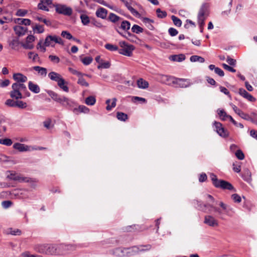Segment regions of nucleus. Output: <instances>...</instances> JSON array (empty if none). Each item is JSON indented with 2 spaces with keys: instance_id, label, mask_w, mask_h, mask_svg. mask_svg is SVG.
<instances>
[{
  "instance_id": "c03bdc74",
  "label": "nucleus",
  "mask_w": 257,
  "mask_h": 257,
  "mask_svg": "<svg viewBox=\"0 0 257 257\" xmlns=\"http://www.w3.org/2000/svg\"><path fill=\"white\" fill-rule=\"evenodd\" d=\"M210 177L212 182V184L216 188L219 183V181H220V180H218L217 176L213 173L210 174Z\"/></svg>"
},
{
  "instance_id": "5701e85b",
  "label": "nucleus",
  "mask_w": 257,
  "mask_h": 257,
  "mask_svg": "<svg viewBox=\"0 0 257 257\" xmlns=\"http://www.w3.org/2000/svg\"><path fill=\"white\" fill-rule=\"evenodd\" d=\"M232 109L234 111V112L237 114L240 117H241L242 118L244 119H246L247 117L248 114L247 113H244L241 110L239 109L235 105H232Z\"/></svg>"
},
{
  "instance_id": "423d86ee",
  "label": "nucleus",
  "mask_w": 257,
  "mask_h": 257,
  "mask_svg": "<svg viewBox=\"0 0 257 257\" xmlns=\"http://www.w3.org/2000/svg\"><path fill=\"white\" fill-rule=\"evenodd\" d=\"M56 12L60 14L70 16L72 14V9L64 5H57L55 6Z\"/></svg>"
},
{
  "instance_id": "052dcab7",
  "label": "nucleus",
  "mask_w": 257,
  "mask_h": 257,
  "mask_svg": "<svg viewBox=\"0 0 257 257\" xmlns=\"http://www.w3.org/2000/svg\"><path fill=\"white\" fill-rule=\"evenodd\" d=\"M156 13L157 14V17L161 19L165 18L167 15L166 12L162 11L159 8L156 10Z\"/></svg>"
},
{
  "instance_id": "de8ad7c7",
  "label": "nucleus",
  "mask_w": 257,
  "mask_h": 257,
  "mask_svg": "<svg viewBox=\"0 0 257 257\" xmlns=\"http://www.w3.org/2000/svg\"><path fill=\"white\" fill-rule=\"evenodd\" d=\"M242 178L244 181L247 182L251 181V179L250 172L247 170L244 174L242 175Z\"/></svg>"
},
{
  "instance_id": "4be33fe9",
  "label": "nucleus",
  "mask_w": 257,
  "mask_h": 257,
  "mask_svg": "<svg viewBox=\"0 0 257 257\" xmlns=\"http://www.w3.org/2000/svg\"><path fill=\"white\" fill-rule=\"evenodd\" d=\"M131 27V23L130 22L126 20H121L120 26H119L118 25V28L119 29H121L125 32H127L128 30H130Z\"/></svg>"
},
{
  "instance_id": "4c0bfd02",
  "label": "nucleus",
  "mask_w": 257,
  "mask_h": 257,
  "mask_svg": "<svg viewBox=\"0 0 257 257\" xmlns=\"http://www.w3.org/2000/svg\"><path fill=\"white\" fill-rule=\"evenodd\" d=\"M19 93L16 92L15 91H11L10 92V95L11 97L13 99L18 100L19 99L23 98L24 97L21 92L19 91Z\"/></svg>"
},
{
  "instance_id": "864d4df0",
  "label": "nucleus",
  "mask_w": 257,
  "mask_h": 257,
  "mask_svg": "<svg viewBox=\"0 0 257 257\" xmlns=\"http://www.w3.org/2000/svg\"><path fill=\"white\" fill-rule=\"evenodd\" d=\"M61 35L62 37L68 40H72V39L73 38L72 35L68 31H62Z\"/></svg>"
},
{
  "instance_id": "bf43d9fd",
  "label": "nucleus",
  "mask_w": 257,
  "mask_h": 257,
  "mask_svg": "<svg viewBox=\"0 0 257 257\" xmlns=\"http://www.w3.org/2000/svg\"><path fill=\"white\" fill-rule=\"evenodd\" d=\"M27 106V104L26 102H25L21 100H16V107L23 109L26 108Z\"/></svg>"
},
{
  "instance_id": "774afa93",
  "label": "nucleus",
  "mask_w": 257,
  "mask_h": 257,
  "mask_svg": "<svg viewBox=\"0 0 257 257\" xmlns=\"http://www.w3.org/2000/svg\"><path fill=\"white\" fill-rule=\"evenodd\" d=\"M19 176L20 175L16 173H11L10 175H8L7 177L10 180L18 181Z\"/></svg>"
},
{
  "instance_id": "ddd939ff",
  "label": "nucleus",
  "mask_w": 257,
  "mask_h": 257,
  "mask_svg": "<svg viewBox=\"0 0 257 257\" xmlns=\"http://www.w3.org/2000/svg\"><path fill=\"white\" fill-rule=\"evenodd\" d=\"M208 6L207 4H202L199 10L197 17L206 18L208 15Z\"/></svg>"
},
{
  "instance_id": "69168bd1",
  "label": "nucleus",
  "mask_w": 257,
  "mask_h": 257,
  "mask_svg": "<svg viewBox=\"0 0 257 257\" xmlns=\"http://www.w3.org/2000/svg\"><path fill=\"white\" fill-rule=\"evenodd\" d=\"M112 100V101L111 104H108V105L106 106V109L107 110L110 111L112 108H114L116 106L117 99L116 98H113Z\"/></svg>"
},
{
  "instance_id": "0e129e2a",
  "label": "nucleus",
  "mask_w": 257,
  "mask_h": 257,
  "mask_svg": "<svg viewBox=\"0 0 257 257\" xmlns=\"http://www.w3.org/2000/svg\"><path fill=\"white\" fill-rule=\"evenodd\" d=\"M232 166H233L232 169L234 172H236V173H239L240 172L241 166L240 165L239 162H236V163H233Z\"/></svg>"
},
{
  "instance_id": "c85d7f7f",
  "label": "nucleus",
  "mask_w": 257,
  "mask_h": 257,
  "mask_svg": "<svg viewBox=\"0 0 257 257\" xmlns=\"http://www.w3.org/2000/svg\"><path fill=\"white\" fill-rule=\"evenodd\" d=\"M13 148L20 152H24L28 150V146L25 144L17 143L14 144Z\"/></svg>"
},
{
  "instance_id": "9d476101",
  "label": "nucleus",
  "mask_w": 257,
  "mask_h": 257,
  "mask_svg": "<svg viewBox=\"0 0 257 257\" xmlns=\"http://www.w3.org/2000/svg\"><path fill=\"white\" fill-rule=\"evenodd\" d=\"M173 84L177 85L181 88H186L190 85V83L187 79L175 78Z\"/></svg>"
},
{
  "instance_id": "a18cd8bd",
  "label": "nucleus",
  "mask_w": 257,
  "mask_h": 257,
  "mask_svg": "<svg viewBox=\"0 0 257 257\" xmlns=\"http://www.w3.org/2000/svg\"><path fill=\"white\" fill-rule=\"evenodd\" d=\"M132 31L136 34H140L143 32V29L138 25H134L132 28Z\"/></svg>"
},
{
  "instance_id": "c756f323",
  "label": "nucleus",
  "mask_w": 257,
  "mask_h": 257,
  "mask_svg": "<svg viewBox=\"0 0 257 257\" xmlns=\"http://www.w3.org/2000/svg\"><path fill=\"white\" fill-rule=\"evenodd\" d=\"M137 85L139 88L146 89L149 87V83L143 78H139L137 80Z\"/></svg>"
},
{
  "instance_id": "a878e982",
  "label": "nucleus",
  "mask_w": 257,
  "mask_h": 257,
  "mask_svg": "<svg viewBox=\"0 0 257 257\" xmlns=\"http://www.w3.org/2000/svg\"><path fill=\"white\" fill-rule=\"evenodd\" d=\"M142 21L149 30H153L154 29V27L152 25V23H154V20L145 17L143 18Z\"/></svg>"
},
{
  "instance_id": "79ce46f5",
  "label": "nucleus",
  "mask_w": 257,
  "mask_h": 257,
  "mask_svg": "<svg viewBox=\"0 0 257 257\" xmlns=\"http://www.w3.org/2000/svg\"><path fill=\"white\" fill-rule=\"evenodd\" d=\"M80 60L84 65H88L92 62L93 58L90 56L84 58H82V56H80Z\"/></svg>"
},
{
  "instance_id": "49530a36",
  "label": "nucleus",
  "mask_w": 257,
  "mask_h": 257,
  "mask_svg": "<svg viewBox=\"0 0 257 257\" xmlns=\"http://www.w3.org/2000/svg\"><path fill=\"white\" fill-rule=\"evenodd\" d=\"M139 229L140 228H139V225L136 224L127 226L123 229L124 231L126 232L132 231L133 230Z\"/></svg>"
},
{
  "instance_id": "f3484780",
  "label": "nucleus",
  "mask_w": 257,
  "mask_h": 257,
  "mask_svg": "<svg viewBox=\"0 0 257 257\" xmlns=\"http://www.w3.org/2000/svg\"><path fill=\"white\" fill-rule=\"evenodd\" d=\"M107 10L102 7H99L95 12L97 17L102 19H105L107 15Z\"/></svg>"
},
{
  "instance_id": "37998d69",
  "label": "nucleus",
  "mask_w": 257,
  "mask_h": 257,
  "mask_svg": "<svg viewBox=\"0 0 257 257\" xmlns=\"http://www.w3.org/2000/svg\"><path fill=\"white\" fill-rule=\"evenodd\" d=\"M85 103L88 105H93L96 102V99L94 96H89L85 99Z\"/></svg>"
},
{
  "instance_id": "338daca9",
  "label": "nucleus",
  "mask_w": 257,
  "mask_h": 257,
  "mask_svg": "<svg viewBox=\"0 0 257 257\" xmlns=\"http://www.w3.org/2000/svg\"><path fill=\"white\" fill-rule=\"evenodd\" d=\"M235 156L240 160H242L244 158V155L242 151L239 149L237 150L235 153Z\"/></svg>"
},
{
  "instance_id": "4d7b16f0",
  "label": "nucleus",
  "mask_w": 257,
  "mask_h": 257,
  "mask_svg": "<svg viewBox=\"0 0 257 257\" xmlns=\"http://www.w3.org/2000/svg\"><path fill=\"white\" fill-rule=\"evenodd\" d=\"M5 104L9 107H16V100L8 99L6 101Z\"/></svg>"
},
{
  "instance_id": "c9c22d12",
  "label": "nucleus",
  "mask_w": 257,
  "mask_h": 257,
  "mask_svg": "<svg viewBox=\"0 0 257 257\" xmlns=\"http://www.w3.org/2000/svg\"><path fill=\"white\" fill-rule=\"evenodd\" d=\"M77 111L74 113L76 114H78L80 112H83L87 113L89 111V109L84 105H79L78 107L76 106Z\"/></svg>"
},
{
  "instance_id": "13d9d810",
  "label": "nucleus",
  "mask_w": 257,
  "mask_h": 257,
  "mask_svg": "<svg viewBox=\"0 0 257 257\" xmlns=\"http://www.w3.org/2000/svg\"><path fill=\"white\" fill-rule=\"evenodd\" d=\"M13 202L10 200L3 201L2 202V206L4 209H8L13 205Z\"/></svg>"
},
{
  "instance_id": "72a5a7b5",
  "label": "nucleus",
  "mask_w": 257,
  "mask_h": 257,
  "mask_svg": "<svg viewBox=\"0 0 257 257\" xmlns=\"http://www.w3.org/2000/svg\"><path fill=\"white\" fill-rule=\"evenodd\" d=\"M137 246L140 253L149 251L152 248V245L150 244H147L145 245L141 244L138 245Z\"/></svg>"
},
{
  "instance_id": "2eb2a0df",
  "label": "nucleus",
  "mask_w": 257,
  "mask_h": 257,
  "mask_svg": "<svg viewBox=\"0 0 257 257\" xmlns=\"http://www.w3.org/2000/svg\"><path fill=\"white\" fill-rule=\"evenodd\" d=\"M13 78L16 81V83H24L28 80L27 76L20 73H14Z\"/></svg>"
},
{
  "instance_id": "2f4dec72",
  "label": "nucleus",
  "mask_w": 257,
  "mask_h": 257,
  "mask_svg": "<svg viewBox=\"0 0 257 257\" xmlns=\"http://www.w3.org/2000/svg\"><path fill=\"white\" fill-rule=\"evenodd\" d=\"M33 69L37 71L42 76H46L47 73V69L44 67H41L39 66L33 67Z\"/></svg>"
},
{
  "instance_id": "7ed1b4c3",
  "label": "nucleus",
  "mask_w": 257,
  "mask_h": 257,
  "mask_svg": "<svg viewBox=\"0 0 257 257\" xmlns=\"http://www.w3.org/2000/svg\"><path fill=\"white\" fill-rule=\"evenodd\" d=\"M53 42L61 45H64V42L60 37L56 35H48L46 37L45 40L44 45L46 47L51 46L53 47L55 46Z\"/></svg>"
},
{
  "instance_id": "f257e3e1",
  "label": "nucleus",
  "mask_w": 257,
  "mask_h": 257,
  "mask_svg": "<svg viewBox=\"0 0 257 257\" xmlns=\"http://www.w3.org/2000/svg\"><path fill=\"white\" fill-rule=\"evenodd\" d=\"M193 202L194 204L197 205V206H196L197 209L204 212H207V208L213 209L214 211L218 214L219 218L221 219H224V214L229 217H232L234 213L233 208L223 202H220L218 204L221 208L215 207L212 204H203L201 201L197 200H194Z\"/></svg>"
},
{
  "instance_id": "e2e57ef3",
  "label": "nucleus",
  "mask_w": 257,
  "mask_h": 257,
  "mask_svg": "<svg viewBox=\"0 0 257 257\" xmlns=\"http://www.w3.org/2000/svg\"><path fill=\"white\" fill-rule=\"evenodd\" d=\"M78 80L77 83L80 84L81 86L88 87L89 86V83L86 81L85 79H84L82 76H80Z\"/></svg>"
},
{
  "instance_id": "603ef678",
  "label": "nucleus",
  "mask_w": 257,
  "mask_h": 257,
  "mask_svg": "<svg viewBox=\"0 0 257 257\" xmlns=\"http://www.w3.org/2000/svg\"><path fill=\"white\" fill-rule=\"evenodd\" d=\"M91 24L98 28H101L103 27L102 24L94 18H91Z\"/></svg>"
},
{
  "instance_id": "6e6552de",
  "label": "nucleus",
  "mask_w": 257,
  "mask_h": 257,
  "mask_svg": "<svg viewBox=\"0 0 257 257\" xmlns=\"http://www.w3.org/2000/svg\"><path fill=\"white\" fill-rule=\"evenodd\" d=\"M18 181L20 183H30V186L33 188H35L38 182V180L35 178L24 177L20 175L19 176Z\"/></svg>"
},
{
  "instance_id": "e433bc0d",
  "label": "nucleus",
  "mask_w": 257,
  "mask_h": 257,
  "mask_svg": "<svg viewBox=\"0 0 257 257\" xmlns=\"http://www.w3.org/2000/svg\"><path fill=\"white\" fill-rule=\"evenodd\" d=\"M80 18L81 19V23L84 26L87 25L90 23H91V18L90 19L89 17L85 14L81 15Z\"/></svg>"
},
{
  "instance_id": "f704fd0d",
  "label": "nucleus",
  "mask_w": 257,
  "mask_h": 257,
  "mask_svg": "<svg viewBox=\"0 0 257 257\" xmlns=\"http://www.w3.org/2000/svg\"><path fill=\"white\" fill-rule=\"evenodd\" d=\"M56 253V248H55V246L51 244H48L45 254L52 255L55 254Z\"/></svg>"
},
{
  "instance_id": "aec40b11",
  "label": "nucleus",
  "mask_w": 257,
  "mask_h": 257,
  "mask_svg": "<svg viewBox=\"0 0 257 257\" xmlns=\"http://www.w3.org/2000/svg\"><path fill=\"white\" fill-rule=\"evenodd\" d=\"M175 78L174 77L166 75H162L161 76V81L167 85H171L172 83L173 84Z\"/></svg>"
},
{
  "instance_id": "6e6d98bb",
  "label": "nucleus",
  "mask_w": 257,
  "mask_h": 257,
  "mask_svg": "<svg viewBox=\"0 0 257 257\" xmlns=\"http://www.w3.org/2000/svg\"><path fill=\"white\" fill-rule=\"evenodd\" d=\"M0 144L7 146H10L12 145L13 142L10 139L6 138L0 139Z\"/></svg>"
},
{
  "instance_id": "a211bd4d",
  "label": "nucleus",
  "mask_w": 257,
  "mask_h": 257,
  "mask_svg": "<svg viewBox=\"0 0 257 257\" xmlns=\"http://www.w3.org/2000/svg\"><path fill=\"white\" fill-rule=\"evenodd\" d=\"M14 30L16 34L19 37H20L26 34L28 29L25 27L18 25L14 27Z\"/></svg>"
},
{
  "instance_id": "39448f33",
  "label": "nucleus",
  "mask_w": 257,
  "mask_h": 257,
  "mask_svg": "<svg viewBox=\"0 0 257 257\" xmlns=\"http://www.w3.org/2000/svg\"><path fill=\"white\" fill-rule=\"evenodd\" d=\"M61 104L66 108L72 111L73 113L77 111L76 103L73 100L69 99V98L65 96V97L63 98V101Z\"/></svg>"
},
{
  "instance_id": "a19ab883",
  "label": "nucleus",
  "mask_w": 257,
  "mask_h": 257,
  "mask_svg": "<svg viewBox=\"0 0 257 257\" xmlns=\"http://www.w3.org/2000/svg\"><path fill=\"white\" fill-rule=\"evenodd\" d=\"M116 117L118 120L123 121H125L128 119L127 115L122 112H117L116 113Z\"/></svg>"
},
{
  "instance_id": "dca6fc26",
  "label": "nucleus",
  "mask_w": 257,
  "mask_h": 257,
  "mask_svg": "<svg viewBox=\"0 0 257 257\" xmlns=\"http://www.w3.org/2000/svg\"><path fill=\"white\" fill-rule=\"evenodd\" d=\"M239 93L250 102H254L256 100L255 98L253 97L243 88H240L239 89Z\"/></svg>"
},
{
  "instance_id": "412c9836",
  "label": "nucleus",
  "mask_w": 257,
  "mask_h": 257,
  "mask_svg": "<svg viewBox=\"0 0 257 257\" xmlns=\"http://www.w3.org/2000/svg\"><path fill=\"white\" fill-rule=\"evenodd\" d=\"M48 244H37L34 246V249L41 253H45L46 251V248Z\"/></svg>"
},
{
  "instance_id": "09e8293b",
  "label": "nucleus",
  "mask_w": 257,
  "mask_h": 257,
  "mask_svg": "<svg viewBox=\"0 0 257 257\" xmlns=\"http://www.w3.org/2000/svg\"><path fill=\"white\" fill-rule=\"evenodd\" d=\"M110 67V63L109 61L104 62L102 61V63L100 65H98L97 66V68L99 69H108Z\"/></svg>"
},
{
  "instance_id": "cd10ccee",
  "label": "nucleus",
  "mask_w": 257,
  "mask_h": 257,
  "mask_svg": "<svg viewBox=\"0 0 257 257\" xmlns=\"http://www.w3.org/2000/svg\"><path fill=\"white\" fill-rule=\"evenodd\" d=\"M48 76L51 80L55 81L57 82L59 81V79L60 80L63 78L59 74L54 71L50 72L48 74Z\"/></svg>"
},
{
  "instance_id": "9b49d317",
  "label": "nucleus",
  "mask_w": 257,
  "mask_h": 257,
  "mask_svg": "<svg viewBox=\"0 0 257 257\" xmlns=\"http://www.w3.org/2000/svg\"><path fill=\"white\" fill-rule=\"evenodd\" d=\"M122 3L124 4L127 9L130 11V12L135 16H138L140 15L139 13L134 9L132 6V0H120Z\"/></svg>"
},
{
  "instance_id": "393cba45",
  "label": "nucleus",
  "mask_w": 257,
  "mask_h": 257,
  "mask_svg": "<svg viewBox=\"0 0 257 257\" xmlns=\"http://www.w3.org/2000/svg\"><path fill=\"white\" fill-rule=\"evenodd\" d=\"M185 56L184 54H181L171 55L170 56L169 59L173 61L182 62L185 59Z\"/></svg>"
},
{
  "instance_id": "bb28decb",
  "label": "nucleus",
  "mask_w": 257,
  "mask_h": 257,
  "mask_svg": "<svg viewBox=\"0 0 257 257\" xmlns=\"http://www.w3.org/2000/svg\"><path fill=\"white\" fill-rule=\"evenodd\" d=\"M108 20L109 21H110L114 24H116V25H115V26H116V25H118V24H116V23H117L119 21H121L122 20V19L121 18L119 17V16H117L116 15H115L112 13H110L109 15Z\"/></svg>"
},
{
  "instance_id": "6ab92c4d",
  "label": "nucleus",
  "mask_w": 257,
  "mask_h": 257,
  "mask_svg": "<svg viewBox=\"0 0 257 257\" xmlns=\"http://www.w3.org/2000/svg\"><path fill=\"white\" fill-rule=\"evenodd\" d=\"M126 256L130 257L134 255H136L140 253L139 250H138V246L135 245L131 247H127Z\"/></svg>"
},
{
  "instance_id": "3c124183",
  "label": "nucleus",
  "mask_w": 257,
  "mask_h": 257,
  "mask_svg": "<svg viewBox=\"0 0 257 257\" xmlns=\"http://www.w3.org/2000/svg\"><path fill=\"white\" fill-rule=\"evenodd\" d=\"M171 19L173 21L175 25L177 27H181L182 25V21L181 20L177 18V17L173 15L171 17Z\"/></svg>"
},
{
  "instance_id": "0eeeda50",
  "label": "nucleus",
  "mask_w": 257,
  "mask_h": 257,
  "mask_svg": "<svg viewBox=\"0 0 257 257\" xmlns=\"http://www.w3.org/2000/svg\"><path fill=\"white\" fill-rule=\"evenodd\" d=\"M214 125L216 132L220 137L224 138L228 137V132L222 126V124L220 122L215 121Z\"/></svg>"
},
{
  "instance_id": "8fccbe9b",
  "label": "nucleus",
  "mask_w": 257,
  "mask_h": 257,
  "mask_svg": "<svg viewBox=\"0 0 257 257\" xmlns=\"http://www.w3.org/2000/svg\"><path fill=\"white\" fill-rule=\"evenodd\" d=\"M218 114L222 120H225L227 117L228 114L223 109H218L217 110Z\"/></svg>"
},
{
  "instance_id": "b1692460",
  "label": "nucleus",
  "mask_w": 257,
  "mask_h": 257,
  "mask_svg": "<svg viewBox=\"0 0 257 257\" xmlns=\"http://www.w3.org/2000/svg\"><path fill=\"white\" fill-rule=\"evenodd\" d=\"M28 87L29 90L34 93H38L40 91V88L38 85L33 83L32 81L29 82Z\"/></svg>"
},
{
  "instance_id": "5fc2aeb1",
  "label": "nucleus",
  "mask_w": 257,
  "mask_h": 257,
  "mask_svg": "<svg viewBox=\"0 0 257 257\" xmlns=\"http://www.w3.org/2000/svg\"><path fill=\"white\" fill-rule=\"evenodd\" d=\"M33 30L34 32H36L39 34L42 33L44 31L43 26L40 25H36L35 27H33Z\"/></svg>"
},
{
  "instance_id": "f8f14e48",
  "label": "nucleus",
  "mask_w": 257,
  "mask_h": 257,
  "mask_svg": "<svg viewBox=\"0 0 257 257\" xmlns=\"http://www.w3.org/2000/svg\"><path fill=\"white\" fill-rule=\"evenodd\" d=\"M47 92L48 94L52 98V99H53L54 101L60 103V104L62 103L63 98L65 97L64 96L60 95L52 90H48L47 91Z\"/></svg>"
},
{
  "instance_id": "680f3d73",
  "label": "nucleus",
  "mask_w": 257,
  "mask_h": 257,
  "mask_svg": "<svg viewBox=\"0 0 257 257\" xmlns=\"http://www.w3.org/2000/svg\"><path fill=\"white\" fill-rule=\"evenodd\" d=\"M36 19L40 22H43L47 26H51L52 25V23L50 21L44 19L42 17L38 16L36 17Z\"/></svg>"
},
{
  "instance_id": "20e7f679",
  "label": "nucleus",
  "mask_w": 257,
  "mask_h": 257,
  "mask_svg": "<svg viewBox=\"0 0 257 257\" xmlns=\"http://www.w3.org/2000/svg\"><path fill=\"white\" fill-rule=\"evenodd\" d=\"M28 191V189H17L10 192V194L12 196L15 197V198L27 199L29 198L28 194L27 193Z\"/></svg>"
},
{
  "instance_id": "ea45409f",
  "label": "nucleus",
  "mask_w": 257,
  "mask_h": 257,
  "mask_svg": "<svg viewBox=\"0 0 257 257\" xmlns=\"http://www.w3.org/2000/svg\"><path fill=\"white\" fill-rule=\"evenodd\" d=\"M104 47L106 49H107L110 51H111V52L116 51H118V47L116 45H113V44H111L110 43L106 44L104 45Z\"/></svg>"
},
{
  "instance_id": "7c9ffc66",
  "label": "nucleus",
  "mask_w": 257,
  "mask_h": 257,
  "mask_svg": "<svg viewBox=\"0 0 257 257\" xmlns=\"http://www.w3.org/2000/svg\"><path fill=\"white\" fill-rule=\"evenodd\" d=\"M67 82L65 81L63 78L59 79V81L57 82V84L59 87L62 89L64 91L68 92L69 91L68 87L65 85Z\"/></svg>"
},
{
  "instance_id": "f03ea898",
  "label": "nucleus",
  "mask_w": 257,
  "mask_h": 257,
  "mask_svg": "<svg viewBox=\"0 0 257 257\" xmlns=\"http://www.w3.org/2000/svg\"><path fill=\"white\" fill-rule=\"evenodd\" d=\"M119 45L121 47L120 49H118L119 54L129 57L132 55L133 51L135 48L133 45H129L124 41H120Z\"/></svg>"
},
{
  "instance_id": "4468645a",
  "label": "nucleus",
  "mask_w": 257,
  "mask_h": 257,
  "mask_svg": "<svg viewBox=\"0 0 257 257\" xmlns=\"http://www.w3.org/2000/svg\"><path fill=\"white\" fill-rule=\"evenodd\" d=\"M216 188H220L222 189H227L229 190H234L233 186L231 183L223 180H220V181H219V183Z\"/></svg>"
},
{
  "instance_id": "473e14b6",
  "label": "nucleus",
  "mask_w": 257,
  "mask_h": 257,
  "mask_svg": "<svg viewBox=\"0 0 257 257\" xmlns=\"http://www.w3.org/2000/svg\"><path fill=\"white\" fill-rule=\"evenodd\" d=\"M15 22L19 25L29 26L31 24V21L28 19L18 18L15 20Z\"/></svg>"
},
{
  "instance_id": "58836bf2",
  "label": "nucleus",
  "mask_w": 257,
  "mask_h": 257,
  "mask_svg": "<svg viewBox=\"0 0 257 257\" xmlns=\"http://www.w3.org/2000/svg\"><path fill=\"white\" fill-rule=\"evenodd\" d=\"M190 60L192 62H199L200 63H204L205 62L204 58L197 55H193L191 56Z\"/></svg>"
},
{
  "instance_id": "1a4fd4ad",
  "label": "nucleus",
  "mask_w": 257,
  "mask_h": 257,
  "mask_svg": "<svg viewBox=\"0 0 257 257\" xmlns=\"http://www.w3.org/2000/svg\"><path fill=\"white\" fill-rule=\"evenodd\" d=\"M204 223L211 227L218 226V221L211 215L205 216L204 217Z\"/></svg>"
}]
</instances>
